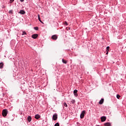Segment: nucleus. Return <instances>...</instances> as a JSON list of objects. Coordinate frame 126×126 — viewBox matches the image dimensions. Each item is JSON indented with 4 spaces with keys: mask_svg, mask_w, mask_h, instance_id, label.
<instances>
[{
    "mask_svg": "<svg viewBox=\"0 0 126 126\" xmlns=\"http://www.w3.org/2000/svg\"><path fill=\"white\" fill-rule=\"evenodd\" d=\"M2 115L3 117H6L7 115V110L3 109L2 112Z\"/></svg>",
    "mask_w": 126,
    "mask_h": 126,
    "instance_id": "f257e3e1",
    "label": "nucleus"
},
{
    "mask_svg": "<svg viewBox=\"0 0 126 126\" xmlns=\"http://www.w3.org/2000/svg\"><path fill=\"white\" fill-rule=\"evenodd\" d=\"M52 119L54 121H57L58 119V114H57V113L54 114L53 116Z\"/></svg>",
    "mask_w": 126,
    "mask_h": 126,
    "instance_id": "f03ea898",
    "label": "nucleus"
},
{
    "mask_svg": "<svg viewBox=\"0 0 126 126\" xmlns=\"http://www.w3.org/2000/svg\"><path fill=\"white\" fill-rule=\"evenodd\" d=\"M84 115H85V111H83L80 115L81 119H83L84 118Z\"/></svg>",
    "mask_w": 126,
    "mask_h": 126,
    "instance_id": "7ed1b4c3",
    "label": "nucleus"
},
{
    "mask_svg": "<svg viewBox=\"0 0 126 126\" xmlns=\"http://www.w3.org/2000/svg\"><path fill=\"white\" fill-rule=\"evenodd\" d=\"M51 39L53 40H57L58 39V35L57 34H55L52 36Z\"/></svg>",
    "mask_w": 126,
    "mask_h": 126,
    "instance_id": "20e7f679",
    "label": "nucleus"
},
{
    "mask_svg": "<svg viewBox=\"0 0 126 126\" xmlns=\"http://www.w3.org/2000/svg\"><path fill=\"white\" fill-rule=\"evenodd\" d=\"M101 122H105L107 120V117L106 116H102L100 118Z\"/></svg>",
    "mask_w": 126,
    "mask_h": 126,
    "instance_id": "39448f33",
    "label": "nucleus"
},
{
    "mask_svg": "<svg viewBox=\"0 0 126 126\" xmlns=\"http://www.w3.org/2000/svg\"><path fill=\"white\" fill-rule=\"evenodd\" d=\"M77 92H78L77 90H75L73 91L74 95V96H76V97H77L78 96V94H77Z\"/></svg>",
    "mask_w": 126,
    "mask_h": 126,
    "instance_id": "423d86ee",
    "label": "nucleus"
},
{
    "mask_svg": "<svg viewBox=\"0 0 126 126\" xmlns=\"http://www.w3.org/2000/svg\"><path fill=\"white\" fill-rule=\"evenodd\" d=\"M33 39H36L38 37V34H34L32 36Z\"/></svg>",
    "mask_w": 126,
    "mask_h": 126,
    "instance_id": "0eeeda50",
    "label": "nucleus"
},
{
    "mask_svg": "<svg viewBox=\"0 0 126 126\" xmlns=\"http://www.w3.org/2000/svg\"><path fill=\"white\" fill-rule=\"evenodd\" d=\"M35 119H36V120H38V119H40L41 118V116L38 114H36L35 117Z\"/></svg>",
    "mask_w": 126,
    "mask_h": 126,
    "instance_id": "6e6552de",
    "label": "nucleus"
},
{
    "mask_svg": "<svg viewBox=\"0 0 126 126\" xmlns=\"http://www.w3.org/2000/svg\"><path fill=\"white\" fill-rule=\"evenodd\" d=\"M104 103V98H101V100L99 101V104L102 105Z\"/></svg>",
    "mask_w": 126,
    "mask_h": 126,
    "instance_id": "1a4fd4ad",
    "label": "nucleus"
},
{
    "mask_svg": "<svg viewBox=\"0 0 126 126\" xmlns=\"http://www.w3.org/2000/svg\"><path fill=\"white\" fill-rule=\"evenodd\" d=\"M19 13H20V14H25V11L21 10L20 12H19Z\"/></svg>",
    "mask_w": 126,
    "mask_h": 126,
    "instance_id": "9d476101",
    "label": "nucleus"
},
{
    "mask_svg": "<svg viewBox=\"0 0 126 126\" xmlns=\"http://www.w3.org/2000/svg\"><path fill=\"white\" fill-rule=\"evenodd\" d=\"M27 120L28 121V122H29V123H30V122H31L32 120V118H31V116H28V118H27Z\"/></svg>",
    "mask_w": 126,
    "mask_h": 126,
    "instance_id": "9b49d317",
    "label": "nucleus"
},
{
    "mask_svg": "<svg viewBox=\"0 0 126 126\" xmlns=\"http://www.w3.org/2000/svg\"><path fill=\"white\" fill-rule=\"evenodd\" d=\"M3 63H0V68H3V65H4Z\"/></svg>",
    "mask_w": 126,
    "mask_h": 126,
    "instance_id": "f8f14e48",
    "label": "nucleus"
},
{
    "mask_svg": "<svg viewBox=\"0 0 126 126\" xmlns=\"http://www.w3.org/2000/svg\"><path fill=\"white\" fill-rule=\"evenodd\" d=\"M105 126H111V124L110 123H106L104 124Z\"/></svg>",
    "mask_w": 126,
    "mask_h": 126,
    "instance_id": "ddd939ff",
    "label": "nucleus"
},
{
    "mask_svg": "<svg viewBox=\"0 0 126 126\" xmlns=\"http://www.w3.org/2000/svg\"><path fill=\"white\" fill-rule=\"evenodd\" d=\"M37 16L39 21H40V22H42V21L41 20V18H40V15L38 14Z\"/></svg>",
    "mask_w": 126,
    "mask_h": 126,
    "instance_id": "4468645a",
    "label": "nucleus"
},
{
    "mask_svg": "<svg viewBox=\"0 0 126 126\" xmlns=\"http://www.w3.org/2000/svg\"><path fill=\"white\" fill-rule=\"evenodd\" d=\"M22 35L23 36L24 35H27V33L26 32L23 31V33H22Z\"/></svg>",
    "mask_w": 126,
    "mask_h": 126,
    "instance_id": "2eb2a0df",
    "label": "nucleus"
},
{
    "mask_svg": "<svg viewBox=\"0 0 126 126\" xmlns=\"http://www.w3.org/2000/svg\"><path fill=\"white\" fill-rule=\"evenodd\" d=\"M9 13L10 14H13V11H12V10H10L9 11Z\"/></svg>",
    "mask_w": 126,
    "mask_h": 126,
    "instance_id": "dca6fc26",
    "label": "nucleus"
},
{
    "mask_svg": "<svg viewBox=\"0 0 126 126\" xmlns=\"http://www.w3.org/2000/svg\"><path fill=\"white\" fill-rule=\"evenodd\" d=\"M62 62H63V63H67V62H66V61H65V60H63V59L62 60Z\"/></svg>",
    "mask_w": 126,
    "mask_h": 126,
    "instance_id": "f3484780",
    "label": "nucleus"
},
{
    "mask_svg": "<svg viewBox=\"0 0 126 126\" xmlns=\"http://www.w3.org/2000/svg\"><path fill=\"white\" fill-rule=\"evenodd\" d=\"M71 103H72V104H74V103H75V100L73 99L71 100Z\"/></svg>",
    "mask_w": 126,
    "mask_h": 126,
    "instance_id": "a211bd4d",
    "label": "nucleus"
},
{
    "mask_svg": "<svg viewBox=\"0 0 126 126\" xmlns=\"http://www.w3.org/2000/svg\"><path fill=\"white\" fill-rule=\"evenodd\" d=\"M116 97L117 99H120V98H121V95H120L119 94H117Z\"/></svg>",
    "mask_w": 126,
    "mask_h": 126,
    "instance_id": "6ab92c4d",
    "label": "nucleus"
},
{
    "mask_svg": "<svg viewBox=\"0 0 126 126\" xmlns=\"http://www.w3.org/2000/svg\"><path fill=\"white\" fill-rule=\"evenodd\" d=\"M109 50H110V47H109V46H107V47H106V51H109Z\"/></svg>",
    "mask_w": 126,
    "mask_h": 126,
    "instance_id": "aec40b11",
    "label": "nucleus"
},
{
    "mask_svg": "<svg viewBox=\"0 0 126 126\" xmlns=\"http://www.w3.org/2000/svg\"><path fill=\"white\" fill-rule=\"evenodd\" d=\"M55 126H60V124L59 123H57L55 125Z\"/></svg>",
    "mask_w": 126,
    "mask_h": 126,
    "instance_id": "412c9836",
    "label": "nucleus"
},
{
    "mask_svg": "<svg viewBox=\"0 0 126 126\" xmlns=\"http://www.w3.org/2000/svg\"><path fill=\"white\" fill-rule=\"evenodd\" d=\"M63 106H64L65 107H67V104L66 103H63Z\"/></svg>",
    "mask_w": 126,
    "mask_h": 126,
    "instance_id": "4be33fe9",
    "label": "nucleus"
},
{
    "mask_svg": "<svg viewBox=\"0 0 126 126\" xmlns=\"http://www.w3.org/2000/svg\"><path fill=\"white\" fill-rule=\"evenodd\" d=\"M14 1V0H10V3H11L12 2H13Z\"/></svg>",
    "mask_w": 126,
    "mask_h": 126,
    "instance_id": "5701e85b",
    "label": "nucleus"
},
{
    "mask_svg": "<svg viewBox=\"0 0 126 126\" xmlns=\"http://www.w3.org/2000/svg\"><path fill=\"white\" fill-rule=\"evenodd\" d=\"M34 29H35V30H38V27H34Z\"/></svg>",
    "mask_w": 126,
    "mask_h": 126,
    "instance_id": "b1692460",
    "label": "nucleus"
},
{
    "mask_svg": "<svg viewBox=\"0 0 126 126\" xmlns=\"http://www.w3.org/2000/svg\"><path fill=\"white\" fill-rule=\"evenodd\" d=\"M64 25H67V22H64Z\"/></svg>",
    "mask_w": 126,
    "mask_h": 126,
    "instance_id": "393cba45",
    "label": "nucleus"
},
{
    "mask_svg": "<svg viewBox=\"0 0 126 126\" xmlns=\"http://www.w3.org/2000/svg\"><path fill=\"white\" fill-rule=\"evenodd\" d=\"M108 54H109V51H106V55H108Z\"/></svg>",
    "mask_w": 126,
    "mask_h": 126,
    "instance_id": "a878e982",
    "label": "nucleus"
},
{
    "mask_svg": "<svg viewBox=\"0 0 126 126\" xmlns=\"http://www.w3.org/2000/svg\"><path fill=\"white\" fill-rule=\"evenodd\" d=\"M20 1H21V2H23V1H24V0H20Z\"/></svg>",
    "mask_w": 126,
    "mask_h": 126,
    "instance_id": "bb28decb",
    "label": "nucleus"
}]
</instances>
